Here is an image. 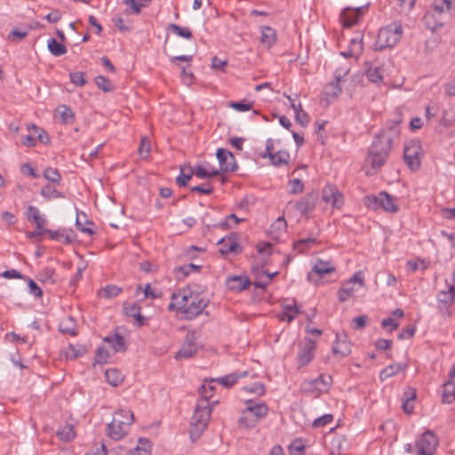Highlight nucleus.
Listing matches in <instances>:
<instances>
[{
    "label": "nucleus",
    "mask_w": 455,
    "mask_h": 455,
    "mask_svg": "<svg viewBox=\"0 0 455 455\" xmlns=\"http://www.w3.org/2000/svg\"><path fill=\"white\" fill-rule=\"evenodd\" d=\"M171 299L168 310L181 311L186 320H192L198 316L209 304L208 299L194 292L189 287L174 291Z\"/></svg>",
    "instance_id": "obj_1"
},
{
    "label": "nucleus",
    "mask_w": 455,
    "mask_h": 455,
    "mask_svg": "<svg viewBox=\"0 0 455 455\" xmlns=\"http://www.w3.org/2000/svg\"><path fill=\"white\" fill-rule=\"evenodd\" d=\"M451 7V0H434L422 19L426 28L435 32L443 28Z\"/></svg>",
    "instance_id": "obj_2"
},
{
    "label": "nucleus",
    "mask_w": 455,
    "mask_h": 455,
    "mask_svg": "<svg viewBox=\"0 0 455 455\" xmlns=\"http://www.w3.org/2000/svg\"><path fill=\"white\" fill-rule=\"evenodd\" d=\"M393 137L385 136L384 131L377 134L368 153V161L374 169L380 168L387 161L391 147Z\"/></svg>",
    "instance_id": "obj_3"
},
{
    "label": "nucleus",
    "mask_w": 455,
    "mask_h": 455,
    "mask_svg": "<svg viewBox=\"0 0 455 455\" xmlns=\"http://www.w3.org/2000/svg\"><path fill=\"white\" fill-rule=\"evenodd\" d=\"M211 402L205 399H198L196 407L191 419L190 435L193 440L199 438L206 428L211 418Z\"/></svg>",
    "instance_id": "obj_4"
},
{
    "label": "nucleus",
    "mask_w": 455,
    "mask_h": 455,
    "mask_svg": "<svg viewBox=\"0 0 455 455\" xmlns=\"http://www.w3.org/2000/svg\"><path fill=\"white\" fill-rule=\"evenodd\" d=\"M133 420L132 411L119 410L114 414L112 421L108 424V435L113 440H121L127 434Z\"/></svg>",
    "instance_id": "obj_5"
},
{
    "label": "nucleus",
    "mask_w": 455,
    "mask_h": 455,
    "mask_svg": "<svg viewBox=\"0 0 455 455\" xmlns=\"http://www.w3.org/2000/svg\"><path fill=\"white\" fill-rule=\"evenodd\" d=\"M403 26L400 22H392L379 30L377 39L373 44L374 51H382L394 47L401 39Z\"/></svg>",
    "instance_id": "obj_6"
},
{
    "label": "nucleus",
    "mask_w": 455,
    "mask_h": 455,
    "mask_svg": "<svg viewBox=\"0 0 455 455\" xmlns=\"http://www.w3.org/2000/svg\"><path fill=\"white\" fill-rule=\"evenodd\" d=\"M422 156L423 150L419 140H412L405 143L403 148V160L412 172L419 169Z\"/></svg>",
    "instance_id": "obj_7"
},
{
    "label": "nucleus",
    "mask_w": 455,
    "mask_h": 455,
    "mask_svg": "<svg viewBox=\"0 0 455 455\" xmlns=\"http://www.w3.org/2000/svg\"><path fill=\"white\" fill-rule=\"evenodd\" d=\"M331 376L321 374L316 379L303 381L300 387L303 392L317 396L327 392L331 386Z\"/></svg>",
    "instance_id": "obj_8"
},
{
    "label": "nucleus",
    "mask_w": 455,
    "mask_h": 455,
    "mask_svg": "<svg viewBox=\"0 0 455 455\" xmlns=\"http://www.w3.org/2000/svg\"><path fill=\"white\" fill-rule=\"evenodd\" d=\"M452 283L455 282V271L451 274ZM455 299V284L451 283L448 291H440L437 295V308L444 317H450L452 314V305Z\"/></svg>",
    "instance_id": "obj_9"
},
{
    "label": "nucleus",
    "mask_w": 455,
    "mask_h": 455,
    "mask_svg": "<svg viewBox=\"0 0 455 455\" xmlns=\"http://www.w3.org/2000/svg\"><path fill=\"white\" fill-rule=\"evenodd\" d=\"M438 445L436 435L430 430L423 433L416 441L415 451L417 455H434Z\"/></svg>",
    "instance_id": "obj_10"
},
{
    "label": "nucleus",
    "mask_w": 455,
    "mask_h": 455,
    "mask_svg": "<svg viewBox=\"0 0 455 455\" xmlns=\"http://www.w3.org/2000/svg\"><path fill=\"white\" fill-rule=\"evenodd\" d=\"M367 205L372 209L383 208L387 212H397L398 206L395 198L387 192H380L378 196H367Z\"/></svg>",
    "instance_id": "obj_11"
},
{
    "label": "nucleus",
    "mask_w": 455,
    "mask_h": 455,
    "mask_svg": "<svg viewBox=\"0 0 455 455\" xmlns=\"http://www.w3.org/2000/svg\"><path fill=\"white\" fill-rule=\"evenodd\" d=\"M316 344L312 339H305L299 343V352L297 355L298 367L301 368L307 365L315 357Z\"/></svg>",
    "instance_id": "obj_12"
},
{
    "label": "nucleus",
    "mask_w": 455,
    "mask_h": 455,
    "mask_svg": "<svg viewBox=\"0 0 455 455\" xmlns=\"http://www.w3.org/2000/svg\"><path fill=\"white\" fill-rule=\"evenodd\" d=\"M355 283H358L361 287L364 285V280L361 272H355L350 279L342 285L337 291L339 302L347 301L355 292Z\"/></svg>",
    "instance_id": "obj_13"
},
{
    "label": "nucleus",
    "mask_w": 455,
    "mask_h": 455,
    "mask_svg": "<svg viewBox=\"0 0 455 455\" xmlns=\"http://www.w3.org/2000/svg\"><path fill=\"white\" fill-rule=\"evenodd\" d=\"M221 172H232L237 169L234 155L224 148H219L216 152Z\"/></svg>",
    "instance_id": "obj_14"
},
{
    "label": "nucleus",
    "mask_w": 455,
    "mask_h": 455,
    "mask_svg": "<svg viewBox=\"0 0 455 455\" xmlns=\"http://www.w3.org/2000/svg\"><path fill=\"white\" fill-rule=\"evenodd\" d=\"M196 332H188L184 339V342L177 352L176 358H189L193 356L198 349V345L196 343Z\"/></svg>",
    "instance_id": "obj_15"
},
{
    "label": "nucleus",
    "mask_w": 455,
    "mask_h": 455,
    "mask_svg": "<svg viewBox=\"0 0 455 455\" xmlns=\"http://www.w3.org/2000/svg\"><path fill=\"white\" fill-rule=\"evenodd\" d=\"M455 364H453L449 371V379L443 385L442 403L451 404L455 401Z\"/></svg>",
    "instance_id": "obj_16"
},
{
    "label": "nucleus",
    "mask_w": 455,
    "mask_h": 455,
    "mask_svg": "<svg viewBox=\"0 0 455 455\" xmlns=\"http://www.w3.org/2000/svg\"><path fill=\"white\" fill-rule=\"evenodd\" d=\"M322 199L326 204H331L335 208H340L343 204L342 194L331 185L325 186L323 188Z\"/></svg>",
    "instance_id": "obj_17"
},
{
    "label": "nucleus",
    "mask_w": 455,
    "mask_h": 455,
    "mask_svg": "<svg viewBox=\"0 0 455 455\" xmlns=\"http://www.w3.org/2000/svg\"><path fill=\"white\" fill-rule=\"evenodd\" d=\"M349 71V68H339L335 71V81L331 82L325 87L324 93L326 96L336 98L342 92L339 82Z\"/></svg>",
    "instance_id": "obj_18"
},
{
    "label": "nucleus",
    "mask_w": 455,
    "mask_h": 455,
    "mask_svg": "<svg viewBox=\"0 0 455 455\" xmlns=\"http://www.w3.org/2000/svg\"><path fill=\"white\" fill-rule=\"evenodd\" d=\"M363 14V8H346L340 15V20L344 27L349 28L356 24Z\"/></svg>",
    "instance_id": "obj_19"
},
{
    "label": "nucleus",
    "mask_w": 455,
    "mask_h": 455,
    "mask_svg": "<svg viewBox=\"0 0 455 455\" xmlns=\"http://www.w3.org/2000/svg\"><path fill=\"white\" fill-rule=\"evenodd\" d=\"M244 410L251 412V416L259 422L264 419L268 412V407L265 403H257L252 400L246 401V408Z\"/></svg>",
    "instance_id": "obj_20"
},
{
    "label": "nucleus",
    "mask_w": 455,
    "mask_h": 455,
    "mask_svg": "<svg viewBox=\"0 0 455 455\" xmlns=\"http://www.w3.org/2000/svg\"><path fill=\"white\" fill-rule=\"evenodd\" d=\"M318 199L317 193L312 192L306 195L303 198L296 203V209L302 214L312 212L315 207Z\"/></svg>",
    "instance_id": "obj_21"
},
{
    "label": "nucleus",
    "mask_w": 455,
    "mask_h": 455,
    "mask_svg": "<svg viewBox=\"0 0 455 455\" xmlns=\"http://www.w3.org/2000/svg\"><path fill=\"white\" fill-rule=\"evenodd\" d=\"M25 215L29 222L36 225V229L41 230L47 223L46 218L40 213L39 209L36 206L28 205Z\"/></svg>",
    "instance_id": "obj_22"
},
{
    "label": "nucleus",
    "mask_w": 455,
    "mask_h": 455,
    "mask_svg": "<svg viewBox=\"0 0 455 455\" xmlns=\"http://www.w3.org/2000/svg\"><path fill=\"white\" fill-rule=\"evenodd\" d=\"M335 272V267L330 261L318 260L313 269L312 272L308 274L307 278L309 280H313L315 275H317L319 278H323L325 275L331 274Z\"/></svg>",
    "instance_id": "obj_23"
},
{
    "label": "nucleus",
    "mask_w": 455,
    "mask_h": 455,
    "mask_svg": "<svg viewBox=\"0 0 455 455\" xmlns=\"http://www.w3.org/2000/svg\"><path fill=\"white\" fill-rule=\"evenodd\" d=\"M221 245L220 252L221 254H227L229 252L238 254L242 251V246L238 243L237 240L234 236H228L222 238L218 242Z\"/></svg>",
    "instance_id": "obj_24"
},
{
    "label": "nucleus",
    "mask_w": 455,
    "mask_h": 455,
    "mask_svg": "<svg viewBox=\"0 0 455 455\" xmlns=\"http://www.w3.org/2000/svg\"><path fill=\"white\" fill-rule=\"evenodd\" d=\"M251 281L247 277L238 275L231 276L227 280L228 290L233 291H242L250 287Z\"/></svg>",
    "instance_id": "obj_25"
},
{
    "label": "nucleus",
    "mask_w": 455,
    "mask_h": 455,
    "mask_svg": "<svg viewBox=\"0 0 455 455\" xmlns=\"http://www.w3.org/2000/svg\"><path fill=\"white\" fill-rule=\"evenodd\" d=\"M30 132H33V134L26 135L22 138V144L27 147H34L36 145V138L35 135H37V139L41 142H47L48 136L44 132H39V128L33 124L29 129Z\"/></svg>",
    "instance_id": "obj_26"
},
{
    "label": "nucleus",
    "mask_w": 455,
    "mask_h": 455,
    "mask_svg": "<svg viewBox=\"0 0 455 455\" xmlns=\"http://www.w3.org/2000/svg\"><path fill=\"white\" fill-rule=\"evenodd\" d=\"M416 399V389L408 387L403 395V410L405 413L411 414L414 409V401Z\"/></svg>",
    "instance_id": "obj_27"
},
{
    "label": "nucleus",
    "mask_w": 455,
    "mask_h": 455,
    "mask_svg": "<svg viewBox=\"0 0 455 455\" xmlns=\"http://www.w3.org/2000/svg\"><path fill=\"white\" fill-rule=\"evenodd\" d=\"M406 368H407L406 363H399L389 364L388 366L385 367L380 371L379 378L382 381H384L385 379L396 375L398 372L405 370Z\"/></svg>",
    "instance_id": "obj_28"
},
{
    "label": "nucleus",
    "mask_w": 455,
    "mask_h": 455,
    "mask_svg": "<svg viewBox=\"0 0 455 455\" xmlns=\"http://www.w3.org/2000/svg\"><path fill=\"white\" fill-rule=\"evenodd\" d=\"M287 223L283 217H279L269 228V234L275 239H279L286 233Z\"/></svg>",
    "instance_id": "obj_29"
},
{
    "label": "nucleus",
    "mask_w": 455,
    "mask_h": 455,
    "mask_svg": "<svg viewBox=\"0 0 455 455\" xmlns=\"http://www.w3.org/2000/svg\"><path fill=\"white\" fill-rule=\"evenodd\" d=\"M258 423L259 421L251 416V412L246 411L245 410L242 411V414L237 420L238 427L241 429L246 430L255 427Z\"/></svg>",
    "instance_id": "obj_30"
},
{
    "label": "nucleus",
    "mask_w": 455,
    "mask_h": 455,
    "mask_svg": "<svg viewBox=\"0 0 455 455\" xmlns=\"http://www.w3.org/2000/svg\"><path fill=\"white\" fill-rule=\"evenodd\" d=\"M332 352L334 355H339V357H345L351 353V347L348 342L345 339L340 340L339 335L336 336V342L332 346Z\"/></svg>",
    "instance_id": "obj_31"
},
{
    "label": "nucleus",
    "mask_w": 455,
    "mask_h": 455,
    "mask_svg": "<svg viewBox=\"0 0 455 455\" xmlns=\"http://www.w3.org/2000/svg\"><path fill=\"white\" fill-rule=\"evenodd\" d=\"M55 113L60 116L63 124H71L74 123L75 114L69 107L66 105H60L55 109Z\"/></svg>",
    "instance_id": "obj_32"
},
{
    "label": "nucleus",
    "mask_w": 455,
    "mask_h": 455,
    "mask_svg": "<svg viewBox=\"0 0 455 455\" xmlns=\"http://www.w3.org/2000/svg\"><path fill=\"white\" fill-rule=\"evenodd\" d=\"M260 42L268 48L271 47L276 42L275 30L268 26L262 27Z\"/></svg>",
    "instance_id": "obj_33"
},
{
    "label": "nucleus",
    "mask_w": 455,
    "mask_h": 455,
    "mask_svg": "<svg viewBox=\"0 0 455 455\" xmlns=\"http://www.w3.org/2000/svg\"><path fill=\"white\" fill-rule=\"evenodd\" d=\"M246 375H247V371H244L240 373L228 374L223 377L218 378L215 380L218 383H220V385H222L223 387L229 388V387H233L237 382V380L239 379L245 377Z\"/></svg>",
    "instance_id": "obj_34"
},
{
    "label": "nucleus",
    "mask_w": 455,
    "mask_h": 455,
    "mask_svg": "<svg viewBox=\"0 0 455 455\" xmlns=\"http://www.w3.org/2000/svg\"><path fill=\"white\" fill-rule=\"evenodd\" d=\"M104 341L111 346L115 353L125 350L124 339L118 333L105 337Z\"/></svg>",
    "instance_id": "obj_35"
},
{
    "label": "nucleus",
    "mask_w": 455,
    "mask_h": 455,
    "mask_svg": "<svg viewBox=\"0 0 455 455\" xmlns=\"http://www.w3.org/2000/svg\"><path fill=\"white\" fill-rule=\"evenodd\" d=\"M194 175L193 169L190 166H180V174L176 178V183L180 187H186Z\"/></svg>",
    "instance_id": "obj_36"
},
{
    "label": "nucleus",
    "mask_w": 455,
    "mask_h": 455,
    "mask_svg": "<svg viewBox=\"0 0 455 455\" xmlns=\"http://www.w3.org/2000/svg\"><path fill=\"white\" fill-rule=\"evenodd\" d=\"M47 47L50 52L56 57L61 56L67 52L66 46L59 43L55 38H50L48 40Z\"/></svg>",
    "instance_id": "obj_37"
},
{
    "label": "nucleus",
    "mask_w": 455,
    "mask_h": 455,
    "mask_svg": "<svg viewBox=\"0 0 455 455\" xmlns=\"http://www.w3.org/2000/svg\"><path fill=\"white\" fill-rule=\"evenodd\" d=\"M87 225H93L92 222L88 221L86 215L84 212L77 213L76 220V228L82 231L83 233L92 235L93 230L90 227H86Z\"/></svg>",
    "instance_id": "obj_38"
},
{
    "label": "nucleus",
    "mask_w": 455,
    "mask_h": 455,
    "mask_svg": "<svg viewBox=\"0 0 455 455\" xmlns=\"http://www.w3.org/2000/svg\"><path fill=\"white\" fill-rule=\"evenodd\" d=\"M56 435L60 440L69 442L75 437L74 427L71 424H66L57 430Z\"/></svg>",
    "instance_id": "obj_39"
},
{
    "label": "nucleus",
    "mask_w": 455,
    "mask_h": 455,
    "mask_svg": "<svg viewBox=\"0 0 455 455\" xmlns=\"http://www.w3.org/2000/svg\"><path fill=\"white\" fill-rule=\"evenodd\" d=\"M363 36L359 35L350 40L348 47L350 55H357L359 57L362 54L363 51Z\"/></svg>",
    "instance_id": "obj_40"
},
{
    "label": "nucleus",
    "mask_w": 455,
    "mask_h": 455,
    "mask_svg": "<svg viewBox=\"0 0 455 455\" xmlns=\"http://www.w3.org/2000/svg\"><path fill=\"white\" fill-rule=\"evenodd\" d=\"M215 379H212L209 382L204 383L199 387V399H205L210 402V399L213 396L215 387L212 384Z\"/></svg>",
    "instance_id": "obj_41"
},
{
    "label": "nucleus",
    "mask_w": 455,
    "mask_h": 455,
    "mask_svg": "<svg viewBox=\"0 0 455 455\" xmlns=\"http://www.w3.org/2000/svg\"><path fill=\"white\" fill-rule=\"evenodd\" d=\"M382 72L383 70L380 68L369 67L365 75L370 82L379 84L383 80Z\"/></svg>",
    "instance_id": "obj_42"
},
{
    "label": "nucleus",
    "mask_w": 455,
    "mask_h": 455,
    "mask_svg": "<svg viewBox=\"0 0 455 455\" xmlns=\"http://www.w3.org/2000/svg\"><path fill=\"white\" fill-rule=\"evenodd\" d=\"M107 381L113 387H117L123 381V376L116 369H109L105 372Z\"/></svg>",
    "instance_id": "obj_43"
},
{
    "label": "nucleus",
    "mask_w": 455,
    "mask_h": 455,
    "mask_svg": "<svg viewBox=\"0 0 455 455\" xmlns=\"http://www.w3.org/2000/svg\"><path fill=\"white\" fill-rule=\"evenodd\" d=\"M41 196L46 200L63 197L62 193L51 185L44 186L40 191Z\"/></svg>",
    "instance_id": "obj_44"
},
{
    "label": "nucleus",
    "mask_w": 455,
    "mask_h": 455,
    "mask_svg": "<svg viewBox=\"0 0 455 455\" xmlns=\"http://www.w3.org/2000/svg\"><path fill=\"white\" fill-rule=\"evenodd\" d=\"M200 268H201V266L195 265L193 263L185 264V265L180 266L177 268H175V273H176L178 278L180 277V275H181L182 277H186L192 272H198Z\"/></svg>",
    "instance_id": "obj_45"
},
{
    "label": "nucleus",
    "mask_w": 455,
    "mask_h": 455,
    "mask_svg": "<svg viewBox=\"0 0 455 455\" xmlns=\"http://www.w3.org/2000/svg\"><path fill=\"white\" fill-rule=\"evenodd\" d=\"M271 163L275 166L287 164L290 159V155L287 151L279 150L270 156Z\"/></svg>",
    "instance_id": "obj_46"
},
{
    "label": "nucleus",
    "mask_w": 455,
    "mask_h": 455,
    "mask_svg": "<svg viewBox=\"0 0 455 455\" xmlns=\"http://www.w3.org/2000/svg\"><path fill=\"white\" fill-rule=\"evenodd\" d=\"M169 29L175 35L180 36V37H183V38H186V39H190L192 38V31L190 30L189 28L188 27H180L177 24H170L169 25Z\"/></svg>",
    "instance_id": "obj_47"
},
{
    "label": "nucleus",
    "mask_w": 455,
    "mask_h": 455,
    "mask_svg": "<svg viewBox=\"0 0 455 455\" xmlns=\"http://www.w3.org/2000/svg\"><path fill=\"white\" fill-rule=\"evenodd\" d=\"M121 291H122V288H120L116 285H114V284H109V285H107L106 287H104L103 289H101L99 291V294L101 297L109 299V298L116 297Z\"/></svg>",
    "instance_id": "obj_48"
},
{
    "label": "nucleus",
    "mask_w": 455,
    "mask_h": 455,
    "mask_svg": "<svg viewBox=\"0 0 455 455\" xmlns=\"http://www.w3.org/2000/svg\"><path fill=\"white\" fill-rule=\"evenodd\" d=\"M299 307L296 304L293 306H285L284 312L282 315V320H286L288 323H291L299 314Z\"/></svg>",
    "instance_id": "obj_49"
},
{
    "label": "nucleus",
    "mask_w": 455,
    "mask_h": 455,
    "mask_svg": "<svg viewBox=\"0 0 455 455\" xmlns=\"http://www.w3.org/2000/svg\"><path fill=\"white\" fill-rule=\"evenodd\" d=\"M44 177L52 183H60L61 180V175L58 169L52 167H48L44 170Z\"/></svg>",
    "instance_id": "obj_50"
},
{
    "label": "nucleus",
    "mask_w": 455,
    "mask_h": 455,
    "mask_svg": "<svg viewBox=\"0 0 455 455\" xmlns=\"http://www.w3.org/2000/svg\"><path fill=\"white\" fill-rule=\"evenodd\" d=\"M95 83L99 88L103 92H108L114 90L110 80L104 76H98L95 77Z\"/></svg>",
    "instance_id": "obj_51"
},
{
    "label": "nucleus",
    "mask_w": 455,
    "mask_h": 455,
    "mask_svg": "<svg viewBox=\"0 0 455 455\" xmlns=\"http://www.w3.org/2000/svg\"><path fill=\"white\" fill-rule=\"evenodd\" d=\"M60 331L63 333L70 334L72 336L76 335L75 325L71 317H68L63 320L60 324Z\"/></svg>",
    "instance_id": "obj_52"
},
{
    "label": "nucleus",
    "mask_w": 455,
    "mask_h": 455,
    "mask_svg": "<svg viewBox=\"0 0 455 455\" xmlns=\"http://www.w3.org/2000/svg\"><path fill=\"white\" fill-rule=\"evenodd\" d=\"M151 150L150 140L147 137H143L140 140V147L138 149V153L141 158H147Z\"/></svg>",
    "instance_id": "obj_53"
},
{
    "label": "nucleus",
    "mask_w": 455,
    "mask_h": 455,
    "mask_svg": "<svg viewBox=\"0 0 455 455\" xmlns=\"http://www.w3.org/2000/svg\"><path fill=\"white\" fill-rule=\"evenodd\" d=\"M150 0H124V3L132 10V13L139 14L142 7L147 6Z\"/></svg>",
    "instance_id": "obj_54"
},
{
    "label": "nucleus",
    "mask_w": 455,
    "mask_h": 455,
    "mask_svg": "<svg viewBox=\"0 0 455 455\" xmlns=\"http://www.w3.org/2000/svg\"><path fill=\"white\" fill-rule=\"evenodd\" d=\"M140 446H137L135 449L130 451L128 455H150V450L147 447L148 442L147 440L140 439Z\"/></svg>",
    "instance_id": "obj_55"
},
{
    "label": "nucleus",
    "mask_w": 455,
    "mask_h": 455,
    "mask_svg": "<svg viewBox=\"0 0 455 455\" xmlns=\"http://www.w3.org/2000/svg\"><path fill=\"white\" fill-rule=\"evenodd\" d=\"M109 356L108 350L104 347H100L96 351L95 363L100 364L106 363Z\"/></svg>",
    "instance_id": "obj_56"
},
{
    "label": "nucleus",
    "mask_w": 455,
    "mask_h": 455,
    "mask_svg": "<svg viewBox=\"0 0 455 455\" xmlns=\"http://www.w3.org/2000/svg\"><path fill=\"white\" fill-rule=\"evenodd\" d=\"M252 102L245 101H232L229 103V107L239 112L248 111L252 108Z\"/></svg>",
    "instance_id": "obj_57"
},
{
    "label": "nucleus",
    "mask_w": 455,
    "mask_h": 455,
    "mask_svg": "<svg viewBox=\"0 0 455 455\" xmlns=\"http://www.w3.org/2000/svg\"><path fill=\"white\" fill-rule=\"evenodd\" d=\"M54 273H55L54 268L47 267L40 272L39 280L43 283H45V282L53 283L54 281H53L52 277L54 275Z\"/></svg>",
    "instance_id": "obj_58"
},
{
    "label": "nucleus",
    "mask_w": 455,
    "mask_h": 455,
    "mask_svg": "<svg viewBox=\"0 0 455 455\" xmlns=\"http://www.w3.org/2000/svg\"><path fill=\"white\" fill-rule=\"evenodd\" d=\"M69 76L71 82L76 86H84L86 84L84 72H72Z\"/></svg>",
    "instance_id": "obj_59"
},
{
    "label": "nucleus",
    "mask_w": 455,
    "mask_h": 455,
    "mask_svg": "<svg viewBox=\"0 0 455 455\" xmlns=\"http://www.w3.org/2000/svg\"><path fill=\"white\" fill-rule=\"evenodd\" d=\"M28 35L27 30H20L19 28H13L11 33L8 35V39L10 41L15 42L23 39Z\"/></svg>",
    "instance_id": "obj_60"
},
{
    "label": "nucleus",
    "mask_w": 455,
    "mask_h": 455,
    "mask_svg": "<svg viewBox=\"0 0 455 455\" xmlns=\"http://www.w3.org/2000/svg\"><path fill=\"white\" fill-rule=\"evenodd\" d=\"M333 419V416L331 414H324L322 417L317 418L313 422V426L315 427H321L330 424Z\"/></svg>",
    "instance_id": "obj_61"
},
{
    "label": "nucleus",
    "mask_w": 455,
    "mask_h": 455,
    "mask_svg": "<svg viewBox=\"0 0 455 455\" xmlns=\"http://www.w3.org/2000/svg\"><path fill=\"white\" fill-rule=\"evenodd\" d=\"M27 280H28L29 292L32 295H34L36 298H41L43 296L42 289L32 279L28 278Z\"/></svg>",
    "instance_id": "obj_62"
},
{
    "label": "nucleus",
    "mask_w": 455,
    "mask_h": 455,
    "mask_svg": "<svg viewBox=\"0 0 455 455\" xmlns=\"http://www.w3.org/2000/svg\"><path fill=\"white\" fill-rule=\"evenodd\" d=\"M289 451L291 455H304V446L299 441H293L289 446Z\"/></svg>",
    "instance_id": "obj_63"
},
{
    "label": "nucleus",
    "mask_w": 455,
    "mask_h": 455,
    "mask_svg": "<svg viewBox=\"0 0 455 455\" xmlns=\"http://www.w3.org/2000/svg\"><path fill=\"white\" fill-rule=\"evenodd\" d=\"M295 120L301 126L305 127L309 124L310 117L306 111L302 110V111H299V113H296Z\"/></svg>",
    "instance_id": "obj_64"
}]
</instances>
